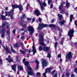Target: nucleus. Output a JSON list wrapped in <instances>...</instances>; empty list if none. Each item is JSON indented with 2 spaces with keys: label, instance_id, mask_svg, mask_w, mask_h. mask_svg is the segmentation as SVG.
Instances as JSON below:
<instances>
[{
  "label": "nucleus",
  "instance_id": "f257e3e1",
  "mask_svg": "<svg viewBox=\"0 0 77 77\" xmlns=\"http://www.w3.org/2000/svg\"><path fill=\"white\" fill-rule=\"evenodd\" d=\"M48 26L49 27H55L56 25L53 24L49 25H48L47 24L39 23V26L38 27V30H40L41 29H42L44 27H47Z\"/></svg>",
  "mask_w": 77,
  "mask_h": 77
},
{
  "label": "nucleus",
  "instance_id": "f03ea898",
  "mask_svg": "<svg viewBox=\"0 0 77 77\" xmlns=\"http://www.w3.org/2000/svg\"><path fill=\"white\" fill-rule=\"evenodd\" d=\"M39 38H40L39 42L41 45H45V44L44 43V33L43 32H40Z\"/></svg>",
  "mask_w": 77,
  "mask_h": 77
},
{
  "label": "nucleus",
  "instance_id": "7ed1b4c3",
  "mask_svg": "<svg viewBox=\"0 0 77 77\" xmlns=\"http://www.w3.org/2000/svg\"><path fill=\"white\" fill-rule=\"evenodd\" d=\"M37 1L40 5L41 9H42V11H43V10H44V7L47 6L46 3L45 2L42 3V2H41L39 0H37Z\"/></svg>",
  "mask_w": 77,
  "mask_h": 77
},
{
  "label": "nucleus",
  "instance_id": "20e7f679",
  "mask_svg": "<svg viewBox=\"0 0 77 77\" xmlns=\"http://www.w3.org/2000/svg\"><path fill=\"white\" fill-rule=\"evenodd\" d=\"M74 32V29H70L68 32V36L69 37L70 39H72V38L73 36V34Z\"/></svg>",
  "mask_w": 77,
  "mask_h": 77
},
{
  "label": "nucleus",
  "instance_id": "39448f33",
  "mask_svg": "<svg viewBox=\"0 0 77 77\" xmlns=\"http://www.w3.org/2000/svg\"><path fill=\"white\" fill-rule=\"evenodd\" d=\"M58 16L59 18V20H60L59 22V23L60 25H62V24H64V23H65V20H63L61 21V20L62 19L63 17H62V15L59 14L58 15Z\"/></svg>",
  "mask_w": 77,
  "mask_h": 77
},
{
  "label": "nucleus",
  "instance_id": "423d86ee",
  "mask_svg": "<svg viewBox=\"0 0 77 77\" xmlns=\"http://www.w3.org/2000/svg\"><path fill=\"white\" fill-rule=\"evenodd\" d=\"M27 69H29V71H31L30 72H29V71H27V72L29 75H35L34 73L33 72V71L32 70L30 66H27Z\"/></svg>",
  "mask_w": 77,
  "mask_h": 77
},
{
  "label": "nucleus",
  "instance_id": "0eeeda50",
  "mask_svg": "<svg viewBox=\"0 0 77 77\" xmlns=\"http://www.w3.org/2000/svg\"><path fill=\"white\" fill-rule=\"evenodd\" d=\"M32 50H30L29 52L30 53V52H31V51H33V55H35V54L36 53V49H35V45H34V43H33V45L32 47Z\"/></svg>",
  "mask_w": 77,
  "mask_h": 77
},
{
  "label": "nucleus",
  "instance_id": "6e6552de",
  "mask_svg": "<svg viewBox=\"0 0 77 77\" xmlns=\"http://www.w3.org/2000/svg\"><path fill=\"white\" fill-rule=\"evenodd\" d=\"M73 54L71 52H69L67 54V55L66 56V59H69L70 58L72 57V56Z\"/></svg>",
  "mask_w": 77,
  "mask_h": 77
},
{
  "label": "nucleus",
  "instance_id": "1a4fd4ad",
  "mask_svg": "<svg viewBox=\"0 0 77 77\" xmlns=\"http://www.w3.org/2000/svg\"><path fill=\"white\" fill-rule=\"evenodd\" d=\"M63 7V5L62 4H61V5L59 6V9H60V12L61 14H63L65 13V10H63V8H62Z\"/></svg>",
  "mask_w": 77,
  "mask_h": 77
},
{
  "label": "nucleus",
  "instance_id": "9d476101",
  "mask_svg": "<svg viewBox=\"0 0 77 77\" xmlns=\"http://www.w3.org/2000/svg\"><path fill=\"white\" fill-rule=\"evenodd\" d=\"M42 61L43 62L42 63V67H44V66H47V65L48 64V63H47V62L45 60L43 59L42 60Z\"/></svg>",
  "mask_w": 77,
  "mask_h": 77
},
{
  "label": "nucleus",
  "instance_id": "9b49d317",
  "mask_svg": "<svg viewBox=\"0 0 77 77\" xmlns=\"http://www.w3.org/2000/svg\"><path fill=\"white\" fill-rule=\"evenodd\" d=\"M27 30L29 32H32V33H33V31H34L33 27L32 26H29L28 27Z\"/></svg>",
  "mask_w": 77,
  "mask_h": 77
},
{
  "label": "nucleus",
  "instance_id": "f8f14e48",
  "mask_svg": "<svg viewBox=\"0 0 77 77\" xmlns=\"http://www.w3.org/2000/svg\"><path fill=\"white\" fill-rule=\"evenodd\" d=\"M2 47L4 48V49L5 50V51H6L7 53H9L10 54H12L11 51L8 49V47L7 46H6L5 48V46H4V45H3Z\"/></svg>",
  "mask_w": 77,
  "mask_h": 77
},
{
  "label": "nucleus",
  "instance_id": "ddd939ff",
  "mask_svg": "<svg viewBox=\"0 0 77 77\" xmlns=\"http://www.w3.org/2000/svg\"><path fill=\"white\" fill-rule=\"evenodd\" d=\"M14 9H13V8H12V9L10 10V12H6L5 15V17L8 16V14L10 15V14H11L12 12H14Z\"/></svg>",
  "mask_w": 77,
  "mask_h": 77
},
{
  "label": "nucleus",
  "instance_id": "4468645a",
  "mask_svg": "<svg viewBox=\"0 0 77 77\" xmlns=\"http://www.w3.org/2000/svg\"><path fill=\"white\" fill-rule=\"evenodd\" d=\"M6 60H8V62H9V63H11V62H14V61L12 60V59L11 57V56L10 55L8 56V58H7L6 59Z\"/></svg>",
  "mask_w": 77,
  "mask_h": 77
},
{
  "label": "nucleus",
  "instance_id": "2eb2a0df",
  "mask_svg": "<svg viewBox=\"0 0 77 77\" xmlns=\"http://www.w3.org/2000/svg\"><path fill=\"white\" fill-rule=\"evenodd\" d=\"M34 14L37 16H39L40 15V12L38 10H36L34 11Z\"/></svg>",
  "mask_w": 77,
  "mask_h": 77
},
{
  "label": "nucleus",
  "instance_id": "dca6fc26",
  "mask_svg": "<svg viewBox=\"0 0 77 77\" xmlns=\"http://www.w3.org/2000/svg\"><path fill=\"white\" fill-rule=\"evenodd\" d=\"M8 23L6 22V21H5L4 22L2 23V29H5V26L8 25Z\"/></svg>",
  "mask_w": 77,
  "mask_h": 77
},
{
  "label": "nucleus",
  "instance_id": "f3484780",
  "mask_svg": "<svg viewBox=\"0 0 77 77\" xmlns=\"http://www.w3.org/2000/svg\"><path fill=\"white\" fill-rule=\"evenodd\" d=\"M11 68H12V69H13L14 72H16V65L14 64L13 65H12Z\"/></svg>",
  "mask_w": 77,
  "mask_h": 77
},
{
  "label": "nucleus",
  "instance_id": "a211bd4d",
  "mask_svg": "<svg viewBox=\"0 0 77 77\" xmlns=\"http://www.w3.org/2000/svg\"><path fill=\"white\" fill-rule=\"evenodd\" d=\"M35 62L37 64L36 69H38L39 68V62L38 60H35Z\"/></svg>",
  "mask_w": 77,
  "mask_h": 77
},
{
  "label": "nucleus",
  "instance_id": "6ab92c4d",
  "mask_svg": "<svg viewBox=\"0 0 77 77\" xmlns=\"http://www.w3.org/2000/svg\"><path fill=\"white\" fill-rule=\"evenodd\" d=\"M19 5H18L17 4H15L12 5V8L13 9H14L15 8H18Z\"/></svg>",
  "mask_w": 77,
  "mask_h": 77
},
{
  "label": "nucleus",
  "instance_id": "aec40b11",
  "mask_svg": "<svg viewBox=\"0 0 77 77\" xmlns=\"http://www.w3.org/2000/svg\"><path fill=\"white\" fill-rule=\"evenodd\" d=\"M18 8L20 11H23V6H22V5H21L20 4L19 5Z\"/></svg>",
  "mask_w": 77,
  "mask_h": 77
},
{
  "label": "nucleus",
  "instance_id": "412c9836",
  "mask_svg": "<svg viewBox=\"0 0 77 77\" xmlns=\"http://www.w3.org/2000/svg\"><path fill=\"white\" fill-rule=\"evenodd\" d=\"M43 50L45 51H49V48L48 47H45L44 48Z\"/></svg>",
  "mask_w": 77,
  "mask_h": 77
},
{
  "label": "nucleus",
  "instance_id": "4be33fe9",
  "mask_svg": "<svg viewBox=\"0 0 77 77\" xmlns=\"http://www.w3.org/2000/svg\"><path fill=\"white\" fill-rule=\"evenodd\" d=\"M69 6H70V3H68V1H66V7L67 9H68V8L69 7Z\"/></svg>",
  "mask_w": 77,
  "mask_h": 77
},
{
  "label": "nucleus",
  "instance_id": "5701e85b",
  "mask_svg": "<svg viewBox=\"0 0 77 77\" xmlns=\"http://www.w3.org/2000/svg\"><path fill=\"white\" fill-rule=\"evenodd\" d=\"M1 33H6V29L5 28H3L0 31Z\"/></svg>",
  "mask_w": 77,
  "mask_h": 77
},
{
  "label": "nucleus",
  "instance_id": "b1692460",
  "mask_svg": "<svg viewBox=\"0 0 77 77\" xmlns=\"http://www.w3.org/2000/svg\"><path fill=\"white\" fill-rule=\"evenodd\" d=\"M1 16L2 17V20H6V17H5V16L3 15L0 14V18Z\"/></svg>",
  "mask_w": 77,
  "mask_h": 77
},
{
  "label": "nucleus",
  "instance_id": "393cba45",
  "mask_svg": "<svg viewBox=\"0 0 77 77\" xmlns=\"http://www.w3.org/2000/svg\"><path fill=\"white\" fill-rule=\"evenodd\" d=\"M58 29H59V30L60 31V35H59V36H60V37H61L62 36V34H61V32H62V30H60V28H58Z\"/></svg>",
  "mask_w": 77,
  "mask_h": 77
},
{
  "label": "nucleus",
  "instance_id": "a878e982",
  "mask_svg": "<svg viewBox=\"0 0 77 77\" xmlns=\"http://www.w3.org/2000/svg\"><path fill=\"white\" fill-rule=\"evenodd\" d=\"M57 73V72L56 70H53L51 74H52V75H53L54 74H55L56 73Z\"/></svg>",
  "mask_w": 77,
  "mask_h": 77
},
{
  "label": "nucleus",
  "instance_id": "bb28decb",
  "mask_svg": "<svg viewBox=\"0 0 77 77\" xmlns=\"http://www.w3.org/2000/svg\"><path fill=\"white\" fill-rule=\"evenodd\" d=\"M73 17V15H70V22H71L72 21V17Z\"/></svg>",
  "mask_w": 77,
  "mask_h": 77
},
{
  "label": "nucleus",
  "instance_id": "cd10ccee",
  "mask_svg": "<svg viewBox=\"0 0 77 77\" xmlns=\"http://www.w3.org/2000/svg\"><path fill=\"white\" fill-rule=\"evenodd\" d=\"M8 15L9 17H11V20H12V19H13V18H14L13 15H11V14H8Z\"/></svg>",
  "mask_w": 77,
  "mask_h": 77
},
{
  "label": "nucleus",
  "instance_id": "c85d7f7f",
  "mask_svg": "<svg viewBox=\"0 0 77 77\" xmlns=\"http://www.w3.org/2000/svg\"><path fill=\"white\" fill-rule=\"evenodd\" d=\"M11 51L13 52V53H16V51L15 50L13 49L12 46H11Z\"/></svg>",
  "mask_w": 77,
  "mask_h": 77
},
{
  "label": "nucleus",
  "instance_id": "c756f323",
  "mask_svg": "<svg viewBox=\"0 0 77 77\" xmlns=\"http://www.w3.org/2000/svg\"><path fill=\"white\" fill-rule=\"evenodd\" d=\"M22 21H23V22H24V21L23 20H21L20 21H19V25H20L21 26L23 25V23H22Z\"/></svg>",
  "mask_w": 77,
  "mask_h": 77
},
{
  "label": "nucleus",
  "instance_id": "7c9ffc66",
  "mask_svg": "<svg viewBox=\"0 0 77 77\" xmlns=\"http://www.w3.org/2000/svg\"><path fill=\"white\" fill-rule=\"evenodd\" d=\"M18 69L21 70H23V68L21 66H19V67H18Z\"/></svg>",
  "mask_w": 77,
  "mask_h": 77
},
{
  "label": "nucleus",
  "instance_id": "2f4dec72",
  "mask_svg": "<svg viewBox=\"0 0 77 77\" xmlns=\"http://www.w3.org/2000/svg\"><path fill=\"white\" fill-rule=\"evenodd\" d=\"M29 62H28L27 61H26L24 63V64L25 66H27L28 65H29Z\"/></svg>",
  "mask_w": 77,
  "mask_h": 77
},
{
  "label": "nucleus",
  "instance_id": "473e14b6",
  "mask_svg": "<svg viewBox=\"0 0 77 77\" xmlns=\"http://www.w3.org/2000/svg\"><path fill=\"white\" fill-rule=\"evenodd\" d=\"M50 69L49 68H48L46 70V72H50Z\"/></svg>",
  "mask_w": 77,
  "mask_h": 77
},
{
  "label": "nucleus",
  "instance_id": "72a5a7b5",
  "mask_svg": "<svg viewBox=\"0 0 77 77\" xmlns=\"http://www.w3.org/2000/svg\"><path fill=\"white\" fill-rule=\"evenodd\" d=\"M20 44H16L14 45V47H20Z\"/></svg>",
  "mask_w": 77,
  "mask_h": 77
},
{
  "label": "nucleus",
  "instance_id": "f704fd0d",
  "mask_svg": "<svg viewBox=\"0 0 77 77\" xmlns=\"http://www.w3.org/2000/svg\"><path fill=\"white\" fill-rule=\"evenodd\" d=\"M23 17H21V19H24V18L26 17V15L25 14H23L22 15Z\"/></svg>",
  "mask_w": 77,
  "mask_h": 77
},
{
  "label": "nucleus",
  "instance_id": "c9c22d12",
  "mask_svg": "<svg viewBox=\"0 0 77 77\" xmlns=\"http://www.w3.org/2000/svg\"><path fill=\"white\" fill-rule=\"evenodd\" d=\"M57 42H56L55 43V49H56L57 48Z\"/></svg>",
  "mask_w": 77,
  "mask_h": 77
},
{
  "label": "nucleus",
  "instance_id": "e433bc0d",
  "mask_svg": "<svg viewBox=\"0 0 77 77\" xmlns=\"http://www.w3.org/2000/svg\"><path fill=\"white\" fill-rule=\"evenodd\" d=\"M53 77H57V73H56L55 74H54V75H53Z\"/></svg>",
  "mask_w": 77,
  "mask_h": 77
},
{
  "label": "nucleus",
  "instance_id": "4c0bfd02",
  "mask_svg": "<svg viewBox=\"0 0 77 77\" xmlns=\"http://www.w3.org/2000/svg\"><path fill=\"white\" fill-rule=\"evenodd\" d=\"M42 48H43L42 46H40L39 48V51H42Z\"/></svg>",
  "mask_w": 77,
  "mask_h": 77
},
{
  "label": "nucleus",
  "instance_id": "58836bf2",
  "mask_svg": "<svg viewBox=\"0 0 77 77\" xmlns=\"http://www.w3.org/2000/svg\"><path fill=\"white\" fill-rule=\"evenodd\" d=\"M20 52H21V53H22V54H24L25 53V51H22L21 50H20Z\"/></svg>",
  "mask_w": 77,
  "mask_h": 77
},
{
  "label": "nucleus",
  "instance_id": "ea45409f",
  "mask_svg": "<svg viewBox=\"0 0 77 77\" xmlns=\"http://www.w3.org/2000/svg\"><path fill=\"white\" fill-rule=\"evenodd\" d=\"M23 28H24V29H26V28L27 27V24H25V25H23Z\"/></svg>",
  "mask_w": 77,
  "mask_h": 77
},
{
  "label": "nucleus",
  "instance_id": "a19ab883",
  "mask_svg": "<svg viewBox=\"0 0 77 77\" xmlns=\"http://www.w3.org/2000/svg\"><path fill=\"white\" fill-rule=\"evenodd\" d=\"M40 75H41V73L39 72H38L37 73V75L38 77H39L40 76Z\"/></svg>",
  "mask_w": 77,
  "mask_h": 77
},
{
  "label": "nucleus",
  "instance_id": "79ce46f5",
  "mask_svg": "<svg viewBox=\"0 0 77 77\" xmlns=\"http://www.w3.org/2000/svg\"><path fill=\"white\" fill-rule=\"evenodd\" d=\"M51 2H52V0H49L48 1V4L49 5H50V4L51 3Z\"/></svg>",
  "mask_w": 77,
  "mask_h": 77
},
{
  "label": "nucleus",
  "instance_id": "37998d69",
  "mask_svg": "<svg viewBox=\"0 0 77 77\" xmlns=\"http://www.w3.org/2000/svg\"><path fill=\"white\" fill-rule=\"evenodd\" d=\"M29 6H30V5L29 4H27V6L26 7L27 10H28V7H29Z\"/></svg>",
  "mask_w": 77,
  "mask_h": 77
},
{
  "label": "nucleus",
  "instance_id": "c03bdc74",
  "mask_svg": "<svg viewBox=\"0 0 77 77\" xmlns=\"http://www.w3.org/2000/svg\"><path fill=\"white\" fill-rule=\"evenodd\" d=\"M35 18L34 17L32 19V23H33L34 21H35Z\"/></svg>",
  "mask_w": 77,
  "mask_h": 77
},
{
  "label": "nucleus",
  "instance_id": "a18cd8bd",
  "mask_svg": "<svg viewBox=\"0 0 77 77\" xmlns=\"http://www.w3.org/2000/svg\"><path fill=\"white\" fill-rule=\"evenodd\" d=\"M7 40L8 41H9L10 40V36H8L7 37Z\"/></svg>",
  "mask_w": 77,
  "mask_h": 77
},
{
  "label": "nucleus",
  "instance_id": "49530a36",
  "mask_svg": "<svg viewBox=\"0 0 77 77\" xmlns=\"http://www.w3.org/2000/svg\"><path fill=\"white\" fill-rule=\"evenodd\" d=\"M75 24L76 26H77V20H75Z\"/></svg>",
  "mask_w": 77,
  "mask_h": 77
},
{
  "label": "nucleus",
  "instance_id": "de8ad7c7",
  "mask_svg": "<svg viewBox=\"0 0 77 77\" xmlns=\"http://www.w3.org/2000/svg\"><path fill=\"white\" fill-rule=\"evenodd\" d=\"M33 32L34 31H33V32H29V34L30 35H31V36L32 35L33 33Z\"/></svg>",
  "mask_w": 77,
  "mask_h": 77
},
{
  "label": "nucleus",
  "instance_id": "09e8293b",
  "mask_svg": "<svg viewBox=\"0 0 77 77\" xmlns=\"http://www.w3.org/2000/svg\"><path fill=\"white\" fill-rule=\"evenodd\" d=\"M50 56H51L50 54H48L47 56L48 57H49L50 59Z\"/></svg>",
  "mask_w": 77,
  "mask_h": 77
},
{
  "label": "nucleus",
  "instance_id": "8fccbe9b",
  "mask_svg": "<svg viewBox=\"0 0 77 77\" xmlns=\"http://www.w3.org/2000/svg\"><path fill=\"white\" fill-rule=\"evenodd\" d=\"M13 32L14 33V35H15V29H14L13 31Z\"/></svg>",
  "mask_w": 77,
  "mask_h": 77
},
{
  "label": "nucleus",
  "instance_id": "3c124183",
  "mask_svg": "<svg viewBox=\"0 0 77 77\" xmlns=\"http://www.w3.org/2000/svg\"><path fill=\"white\" fill-rule=\"evenodd\" d=\"M38 21L40 23H41V19L40 17L38 18Z\"/></svg>",
  "mask_w": 77,
  "mask_h": 77
},
{
  "label": "nucleus",
  "instance_id": "603ef678",
  "mask_svg": "<svg viewBox=\"0 0 77 77\" xmlns=\"http://www.w3.org/2000/svg\"><path fill=\"white\" fill-rule=\"evenodd\" d=\"M63 41H60V45H62V44H63Z\"/></svg>",
  "mask_w": 77,
  "mask_h": 77
},
{
  "label": "nucleus",
  "instance_id": "864d4df0",
  "mask_svg": "<svg viewBox=\"0 0 77 77\" xmlns=\"http://www.w3.org/2000/svg\"><path fill=\"white\" fill-rule=\"evenodd\" d=\"M66 75L67 76H68L69 75V72H67L66 73Z\"/></svg>",
  "mask_w": 77,
  "mask_h": 77
},
{
  "label": "nucleus",
  "instance_id": "5fc2aeb1",
  "mask_svg": "<svg viewBox=\"0 0 77 77\" xmlns=\"http://www.w3.org/2000/svg\"><path fill=\"white\" fill-rule=\"evenodd\" d=\"M58 57L59 58H60V57H61V55L60 54H58Z\"/></svg>",
  "mask_w": 77,
  "mask_h": 77
},
{
  "label": "nucleus",
  "instance_id": "6e6d98bb",
  "mask_svg": "<svg viewBox=\"0 0 77 77\" xmlns=\"http://www.w3.org/2000/svg\"><path fill=\"white\" fill-rule=\"evenodd\" d=\"M2 60L0 58V65H2Z\"/></svg>",
  "mask_w": 77,
  "mask_h": 77
},
{
  "label": "nucleus",
  "instance_id": "4d7b16f0",
  "mask_svg": "<svg viewBox=\"0 0 77 77\" xmlns=\"http://www.w3.org/2000/svg\"><path fill=\"white\" fill-rule=\"evenodd\" d=\"M75 72H76L77 73V68L75 69H74Z\"/></svg>",
  "mask_w": 77,
  "mask_h": 77
},
{
  "label": "nucleus",
  "instance_id": "13d9d810",
  "mask_svg": "<svg viewBox=\"0 0 77 77\" xmlns=\"http://www.w3.org/2000/svg\"><path fill=\"white\" fill-rule=\"evenodd\" d=\"M54 20L53 19L52 20H51V23H53L54 22Z\"/></svg>",
  "mask_w": 77,
  "mask_h": 77
},
{
  "label": "nucleus",
  "instance_id": "bf43d9fd",
  "mask_svg": "<svg viewBox=\"0 0 77 77\" xmlns=\"http://www.w3.org/2000/svg\"><path fill=\"white\" fill-rule=\"evenodd\" d=\"M20 44L21 45V46H22L23 47H24V45H23V43L21 42L20 43Z\"/></svg>",
  "mask_w": 77,
  "mask_h": 77
},
{
  "label": "nucleus",
  "instance_id": "052dcab7",
  "mask_svg": "<svg viewBox=\"0 0 77 77\" xmlns=\"http://www.w3.org/2000/svg\"><path fill=\"white\" fill-rule=\"evenodd\" d=\"M4 35H5V34H4V33H2L1 35L2 38H3V37L4 36Z\"/></svg>",
  "mask_w": 77,
  "mask_h": 77
},
{
  "label": "nucleus",
  "instance_id": "680f3d73",
  "mask_svg": "<svg viewBox=\"0 0 77 77\" xmlns=\"http://www.w3.org/2000/svg\"><path fill=\"white\" fill-rule=\"evenodd\" d=\"M53 4H52L51 5L50 8H53Z\"/></svg>",
  "mask_w": 77,
  "mask_h": 77
},
{
  "label": "nucleus",
  "instance_id": "e2e57ef3",
  "mask_svg": "<svg viewBox=\"0 0 77 77\" xmlns=\"http://www.w3.org/2000/svg\"><path fill=\"white\" fill-rule=\"evenodd\" d=\"M7 29H8V30H10V27H9V26H7Z\"/></svg>",
  "mask_w": 77,
  "mask_h": 77
},
{
  "label": "nucleus",
  "instance_id": "0e129e2a",
  "mask_svg": "<svg viewBox=\"0 0 77 77\" xmlns=\"http://www.w3.org/2000/svg\"><path fill=\"white\" fill-rule=\"evenodd\" d=\"M6 32L7 33H8V34H9V33H10V32L9 30H7Z\"/></svg>",
  "mask_w": 77,
  "mask_h": 77
},
{
  "label": "nucleus",
  "instance_id": "69168bd1",
  "mask_svg": "<svg viewBox=\"0 0 77 77\" xmlns=\"http://www.w3.org/2000/svg\"><path fill=\"white\" fill-rule=\"evenodd\" d=\"M24 36L23 35L22 36V37H21V39H24Z\"/></svg>",
  "mask_w": 77,
  "mask_h": 77
},
{
  "label": "nucleus",
  "instance_id": "338daca9",
  "mask_svg": "<svg viewBox=\"0 0 77 77\" xmlns=\"http://www.w3.org/2000/svg\"><path fill=\"white\" fill-rule=\"evenodd\" d=\"M54 38L55 39V40H56V41H57V40H58V39L56 38V37H54Z\"/></svg>",
  "mask_w": 77,
  "mask_h": 77
},
{
  "label": "nucleus",
  "instance_id": "774afa93",
  "mask_svg": "<svg viewBox=\"0 0 77 77\" xmlns=\"http://www.w3.org/2000/svg\"><path fill=\"white\" fill-rule=\"evenodd\" d=\"M27 20H28L29 21H30V20H31V18H27Z\"/></svg>",
  "mask_w": 77,
  "mask_h": 77
}]
</instances>
